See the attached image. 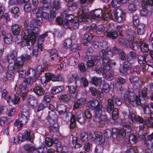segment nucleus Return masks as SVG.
Here are the masks:
<instances>
[{"instance_id":"ddd939ff","label":"nucleus","mask_w":153,"mask_h":153,"mask_svg":"<svg viewBox=\"0 0 153 153\" xmlns=\"http://www.w3.org/2000/svg\"><path fill=\"white\" fill-rule=\"evenodd\" d=\"M124 45L127 48H130L134 50H136L140 47V44L139 43L134 42L132 40L125 41Z\"/></svg>"},{"instance_id":"c756f323","label":"nucleus","mask_w":153,"mask_h":153,"mask_svg":"<svg viewBox=\"0 0 153 153\" xmlns=\"http://www.w3.org/2000/svg\"><path fill=\"white\" fill-rule=\"evenodd\" d=\"M49 130L51 132L56 133L59 130L58 124L56 122L53 124H51L49 126Z\"/></svg>"},{"instance_id":"052dcab7","label":"nucleus","mask_w":153,"mask_h":153,"mask_svg":"<svg viewBox=\"0 0 153 153\" xmlns=\"http://www.w3.org/2000/svg\"><path fill=\"white\" fill-rule=\"evenodd\" d=\"M121 2L119 0H112L111 4L112 7L116 8L120 7Z\"/></svg>"},{"instance_id":"6e6552de","label":"nucleus","mask_w":153,"mask_h":153,"mask_svg":"<svg viewBox=\"0 0 153 153\" xmlns=\"http://www.w3.org/2000/svg\"><path fill=\"white\" fill-rule=\"evenodd\" d=\"M87 10V19H101L102 16V10L100 9H96L92 10L90 13V14H88Z\"/></svg>"},{"instance_id":"dca6fc26","label":"nucleus","mask_w":153,"mask_h":153,"mask_svg":"<svg viewBox=\"0 0 153 153\" xmlns=\"http://www.w3.org/2000/svg\"><path fill=\"white\" fill-rule=\"evenodd\" d=\"M90 136L92 140L94 141L100 142L103 139L102 134L100 131L95 132L94 134H91Z\"/></svg>"},{"instance_id":"4c0bfd02","label":"nucleus","mask_w":153,"mask_h":153,"mask_svg":"<svg viewBox=\"0 0 153 153\" xmlns=\"http://www.w3.org/2000/svg\"><path fill=\"white\" fill-rule=\"evenodd\" d=\"M12 30L13 34L14 35L18 34L20 31V28L19 25L15 24L12 26Z\"/></svg>"},{"instance_id":"c03bdc74","label":"nucleus","mask_w":153,"mask_h":153,"mask_svg":"<svg viewBox=\"0 0 153 153\" xmlns=\"http://www.w3.org/2000/svg\"><path fill=\"white\" fill-rule=\"evenodd\" d=\"M98 100H93L90 101L88 103V106L91 109L93 110L95 105L98 104Z\"/></svg>"},{"instance_id":"423d86ee","label":"nucleus","mask_w":153,"mask_h":153,"mask_svg":"<svg viewBox=\"0 0 153 153\" xmlns=\"http://www.w3.org/2000/svg\"><path fill=\"white\" fill-rule=\"evenodd\" d=\"M1 93V97L2 99L6 100L8 103L12 102L14 104L18 103L19 100L20 98L19 97L18 94H15L14 95L13 100L11 99V96L9 95V92L8 90L4 89L2 90Z\"/></svg>"},{"instance_id":"f8f14e48","label":"nucleus","mask_w":153,"mask_h":153,"mask_svg":"<svg viewBox=\"0 0 153 153\" xmlns=\"http://www.w3.org/2000/svg\"><path fill=\"white\" fill-rule=\"evenodd\" d=\"M23 140H27L32 142L34 139V135L33 132L29 129H27L22 136Z\"/></svg>"},{"instance_id":"6ab92c4d","label":"nucleus","mask_w":153,"mask_h":153,"mask_svg":"<svg viewBox=\"0 0 153 153\" xmlns=\"http://www.w3.org/2000/svg\"><path fill=\"white\" fill-rule=\"evenodd\" d=\"M147 55V54L145 53L143 55H139L138 56V61L140 66L143 67L146 63V59Z\"/></svg>"},{"instance_id":"6e6d98bb","label":"nucleus","mask_w":153,"mask_h":153,"mask_svg":"<svg viewBox=\"0 0 153 153\" xmlns=\"http://www.w3.org/2000/svg\"><path fill=\"white\" fill-rule=\"evenodd\" d=\"M111 100H112L113 103L115 102V104L117 106H120L122 103L123 100L122 99L119 98H115L114 97H112Z\"/></svg>"},{"instance_id":"338daca9","label":"nucleus","mask_w":153,"mask_h":153,"mask_svg":"<svg viewBox=\"0 0 153 153\" xmlns=\"http://www.w3.org/2000/svg\"><path fill=\"white\" fill-rule=\"evenodd\" d=\"M112 132L109 129H107L105 131L104 134V136L105 138H110L112 136Z\"/></svg>"},{"instance_id":"393cba45","label":"nucleus","mask_w":153,"mask_h":153,"mask_svg":"<svg viewBox=\"0 0 153 153\" xmlns=\"http://www.w3.org/2000/svg\"><path fill=\"white\" fill-rule=\"evenodd\" d=\"M24 147L28 153H33L36 149V147L30 144H26Z\"/></svg>"},{"instance_id":"774afa93","label":"nucleus","mask_w":153,"mask_h":153,"mask_svg":"<svg viewBox=\"0 0 153 153\" xmlns=\"http://www.w3.org/2000/svg\"><path fill=\"white\" fill-rule=\"evenodd\" d=\"M78 20H70V22L71 23L74 29H76L79 26Z\"/></svg>"},{"instance_id":"39448f33","label":"nucleus","mask_w":153,"mask_h":153,"mask_svg":"<svg viewBox=\"0 0 153 153\" xmlns=\"http://www.w3.org/2000/svg\"><path fill=\"white\" fill-rule=\"evenodd\" d=\"M104 50H102L100 53L101 59H102V63L103 65V68H99L97 69L96 70L97 72L98 73L101 74L102 75L106 74L107 71L110 68L109 59H108V57L106 59L105 58L104 54Z\"/></svg>"},{"instance_id":"0eeeda50","label":"nucleus","mask_w":153,"mask_h":153,"mask_svg":"<svg viewBox=\"0 0 153 153\" xmlns=\"http://www.w3.org/2000/svg\"><path fill=\"white\" fill-rule=\"evenodd\" d=\"M98 104H96L95 105L93 110L95 111L94 117L95 118H100L101 117L100 122V123L105 124H107L108 123L107 117L105 116H101L102 113V105L101 103L97 101Z\"/></svg>"},{"instance_id":"f03ea898","label":"nucleus","mask_w":153,"mask_h":153,"mask_svg":"<svg viewBox=\"0 0 153 153\" xmlns=\"http://www.w3.org/2000/svg\"><path fill=\"white\" fill-rule=\"evenodd\" d=\"M17 54L16 52H13L8 56L7 60L9 64L7 71L6 76L3 77L4 81H6L7 79L11 80L14 75L13 71H19L22 67V62L19 58H16Z\"/></svg>"},{"instance_id":"0e129e2a","label":"nucleus","mask_w":153,"mask_h":153,"mask_svg":"<svg viewBox=\"0 0 153 153\" xmlns=\"http://www.w3.org/2000/svg\"><path fill=\"white\" fill-rule=\"evenodd\" d=\"M51 79L53 81H61L62 79V76L59 75H55L53 74H51Z\"/></svg>"},{"instance_id":"7ed1b4c3","label":"nucleus","mask_w":153,"mask_h":153,"mask_svg":"<svg viewBox=\"0 0 153 153\" xmlns=\"http://www.w3.org/2000/svg\"><path fill=\"white\" fill-rule=\"evenodd\" d=\"M147 88H143L142 91H139L138 96H136L134 98H129L127 94H124V100L126 103L127 105L131 104L134 107H136L141 104V101H143L147 96Z\"/></svg>"},{"instance_id":"c9c22d12","label":"nucleus","mask_w":153,"mask_h":153,"mask_svg":"<svg viewBox=\"0 0 153 153\" xmlns=\"http://www.w3.org/2000/svg\"><path fill=\"white\" fill-rule=\"evenodd\" d=\"M145 24L140 23L137 27V33L138 35H142L145 31Z\"/></svg>"},{"instance_id":"864d4df0","label":"nucleus","mask_w":153,"mask_h":153,"mask_svg":"<svg viewBox=\"0 0 153 153\" xmlns=\"http://www.w3.org/2000/svg\"><path fill=\"white\" fill-rule=\"evenodd\" d=\"M105 27L102 25H99L97 27L96 33L97 34H100L105 30Z\"/></svg>"},{"instance_id":"f704fd0d","label":"nucleus","mask_w":153,"mask_h":153,"mask_svg":"<svg viewBox=\"0 0 153 153\" xmlns=\"http://www.w3.org/2000/svg\"><path fill=\"white\" fill-rule=\"evenodd\" d=\"M68 87L69 94L72 97L76 98L77 95V92L75 87L73 86H68Z\"/></svg>"},{"instance_id":"69168bd1","label":"nucleus","mask_w":153,"mask_h":153,"mask_svg":"<svg viewBox=\"0 0 153 153\" xmlns=\"http://www.w3.org/2000/svg\"><path fill=\"white\" fill-rule=\"evenodd\" d=\"M57 141L55 140L54 141V140H52L49 137H47L45 140V145L48 146H51L53 143H57Z\"/></svg>"},{"instance_id":"412c9836","label":"nucleus","mask_w":153,"mask_h":153,"mask_svg":"<svg viewBox=\"0 0 153 153\" xmlns=\"http://www.w3.org/2000/svg\"><path fill=\"white\" fill-rule=\"evenodd\" d=\"M48 117L49 121L51 124L54 122H56L58 118L57 115L54 111L49 112Z\"/></svg>"},{"instance_id":"37998d69","label":"nucleus","mask_w":153,"mask_h":153,"mask_svg":"<svg viewBox=\"0 0 153 153\" xmlns=\"http://www.w3.org/2000/svg\"><path fill=\"white\" fill-rule=\"evenodd\" d=\"M79 19H85L86 17V10L85 7H83L82 10L79 13Z\"/></svg>"},{"instance_id":"09e8293b","label":"nucleus","mask_w":153,"mask_h":153,"mask_svg":"<svg viewBox=\"0 0 153 153\" xmlns=\"http://www.w3.org/2000/svg\"><path fill=\"white\" fill-rule=\"evenodd\" d=\"M111 87L109 84L105 82H104L102 88V91L105 93H107L111 90Z\"/></svg>"},{"instance_id":"7c9ffc66","label":"nucleus","mask_w":153,"mask_h":153,"mask_svg":"<svg viewBox=\"0 0 153 153\" xmlns=\"http://www.w3.org/2000/svg\"><path fill=\"white\" fill-rule=\"evenodd\" d=\"M27 101L32 106H36L37 105V100L32 95L30 96Z\"/></svg>"},{"instance_id":"bb28decb","label":"nucleus","mask_w":153,"mask_h":153,"mask_svg":"<svg viewBox=\"0 0 153 153\" xmlns=\"http://www.w3.org/2000/svg\"><path fill=\"white\" fill-rule=\"evenodd\" d=\"M103 82V81L101 79H98L95 76L92 78L91 81V82L93 85L99 87H100Z\"/></svg>"},{"instance_id":"b1692460","label":"nucleus","mask_w":153,"mask_h":153,"mask_svg":"<svg viewBox=\"0 0 153 153\" xmlns=\"http://www.w3.org/2000/svg\"><path fill=\"white\" fill-rule=\"evenodd\" d=\"M30 115H27L22 113H20L19 114V119L21 122L24 124H26L29 119Z\"/></svg>"},{"instance_id":"79ce46f5","label":"nucleus","mask_w":153,"mask_h":153,"mask_svg":"<svg viewBox=\"0 0 153 153\" xmlns=\"http://www.w3.org/2000/svg\"><path fill=\"white\" fill-rule=\"evenodd\" d=\"M61 16L62 18L63 19H67L70 17L71 19H74V16L71 14H68L67 12L66 11L64 10L63 12L61 13Z\"/></svg>"},{"instance_id":"5701e85b","label":"nucleus","mask_w":153,"mask_h":153,"mask_svg":"<svg viewBox=\"0 0 153 153\" xmlns=\"http://www.w3.org/2000/svg\"><path fill=\"white\" fill-rule=\"evenodd\" d=\"M147 139H144V144L146 145L148 149H149L151 146L152 140L153 139V132L151 134L149 135L147 137Z\"/></svg>"},{"instance_id":"e433bc0d","label":"nucleus","mask_w":153,"mask_h":153,"mask_svg":"<svg viewBox=\"0 0 153 153\" xmlns=\"http://www.w3.org/2000/svg\"><path fill=\"white\" fill-rule=\"evenodd\" d=\"M68 20H55L56 22L59 25H62L63 27L65 28H68L69 24Z\"/></svg>"},{"instance_id":"a18cd8bd","label":"nucleus","mask_w":153,"mask_h":153,"mask_svg":"<svg viewBox=\"0 0 153 153\" xmlns=\"http://www.w3.org/2000/svg\"><path fill=\"white\" fill-rule=\"evenodd\" d=\"M108 72V73L105 76V79L108 81L111 80L113 79L114 76L112 74L113 71L111 69L110 67L109 70L107 71V73Z\"/></svg>"},{"instance_id":"20e7f679","label":"nucleus","mask_w":153,"mask_h":153,"mask_svg":"<svg viewBox=\"0 0 153 153\" xmlns=\"http://www.w3.org/2000/svg\"><path fill=\"white\" fill-rule=\"evenodd\" d=\"M33 83V79L31 77L25 78L23 82L19 87V93L20 96L22 97L23 100L26 99L27 96V92L28 91V88L29 85H31Z\"/></svg>"},{"instance_id":"bf43d9fd","label":"nucleus","mask_w":153,"mask_h":153,"mask_svg":"<svg viewBox=\"0 0 153 153\" xmlns=\"http://www.w3.org/2000/svg\"><path fill=\"white\" fill-rule=\"evenodd\" d=\"M129 140L130 143L131 144H134L137 141V137L134 134H132L129 137Z\"/></svg>"},{"instance_id":"a19ab883","label":"nucleus","mask_w":153,"mask_h":153,"mask_svg":"<svg viewBox=\"0 0 153 153\" xmlns=\"http://www.w3.org/2000/svg\"><path fill=\"white\" fill-rule=\"evenodd\" d=\"M128 117L129 120V122L131 124L137 122V118L135 114L132 112H129Z\"/></svg>"},{"instance_id":"3c124183","label":"nucleus","mask_w":153,"mask_h":153,"mask_svg":"<svg viewBox=\"0 0 153 153\" xmlns=\"http://www.w3.org/2000/svg\"><path fill=\"white\" fill-rule=\"evenodd\" d=\"M16 58H20L21 60V61L22 62V67L20 69V71H17V72L19 73V76L20 77H24L25 76V74H26V72L23 69H22L23 67V62L22 59L20 58V57H17Z\"/></svg>"},{"instance_id":"f3484780","label":"nucleus","mask_w":153,"mask_h":153,"mask_svg":"<svg viewBox=\"0 0 153 153\" xmlns=\"http://www.w3.org/2000/svg\"><path fill=\"white\" fill-rule=\"evenodd\" d=\"M125 13L121 9H117L115 10L114 16L115 19H118L120 18L121 19H123L125 16Z\"/></svg>"},{"instance_id":"ea45409f","label":"nucleus","mask_w":153,"mask_h":153,"mask_svg":"<svg viewBox=\"0 0 153 153\" xmlns=\"http://www.w3.org/2000/svg\"><path fill=\"white\" fill-rule=\"evenodd\" d=\"M63 89V87L60 86L53 87L52 89L51 93L53 94H55L62 91Z\"/></svg>"},{"instance_id":"a211bd4d","label":"nucleus","mask_w":153,"mask_h":153,"mask_svg":"<svg viewBox=\"0 0 153 153\" xmlns=\"http://www.w3.org/2000/svg\"><path fill=\"white\" fill-rule=\"evenodd\" d=\"M51 74L47 73L45 74V75L41 77L40 80L42 84L44 86L46 85L47 82H50L51 79Z\"/></svg>"},{"instance_id":"2eb2a0df","label":"nucleus","mask_w":153,"mask_h":153,"mask_svg":"<svg viewBox=\"0 0 153 153\" xmlns=\"http://www.w3.org/2000/svg\"><path fill=\"white\" fill-rule=\"evenodd\" d=\"M126 38L129 39V41L135 39L138 35L136 33V32L134 31L131 29H128L126 31Z\"/></svg>"},{"instance_id":"aec40b11","label":"nucleus","mask_w":153,"mask_h":153,"mask_svg":"<svg viewBox=\"0 0 153 153\" xmlns=\"http://www.w3.org/2000/svg\"><path fill=\"white\" fill-rule=\"evenodd\" d=\"M142 70V68H141L139 65H135L132 66L131 65V68L130 69V74H137L139 75L140 74V73Z\"/></svg>"},{"instance_id":"f257e3e1","label":"nucleus","mask_w":153,"mask_h":153,"mask_svg":"<svg viewBox=\"0 0 153 153\" xmlns=\"http://www.w3.org/2000/svg\"><path fill=\"white\" fill-rule=\"evenodd\" d=\"M42 20H31L30 27L24 31L23 39L25 45L27 46H33L35 43L36 38L38 34V26L42 24Z\"/></svg>"},{"instance_id":"e2e57ef3","label":"nucleus","mask_w":153,"mask_h":153,"mask_svg":"<svg viewBox=\"0 0 153 153\" xmlns=\"http://www.w3.org/2000/svg\"><path fill=\"white\" fill-rule=\"evenodd\" d=\"M22 111L21 113L27 115H30L29 106L27 105H24L22 106Z\"/></svg>"},{"instance_id":"58836bf2","label":"nucleus","mask_w":153,"mask_h":153,"mask_svg":"<svg viewBox=\"0 0 153 153\" xmlns=\"http://www.w3.org/2000/svg\"><path fill=\"white\" fill-rule=\"evenodd\" d=\"M22 140H23V138L22 137L17 136L16 137H12L10 140V142L13 143L17 144L21 143Z\"/></svg>"},{"instance_id":"de8ad7c7","label":"nucleus","mask_w":153,"mask_h":153,"mask_svg":"<svg viewBox=\"0 0 153 153\" xmlns=\"http://www.w3.org/2000/svg\"><path fill=\"white\" fill-rule=\"evenodd\" d=\"M144 4L142 5V10L140 11V15L142 16H146L148 15L147 8L146 7V5H145Z\"/></svg>"},{"instance_id":"5fc2aeb1","label":"nucleus","mask_w":153,"mask_h":153,"mask_svg":"<svg viewBox=\"0 0 153 153\" xmlns=\"http://www.w3.org/2000/svg\"><path fill=\"white\" fill-rule=\"evenodd\" d=\"M112 119L115 120L118 117V110L117 108H114L112 111Z\"/></svg>"},{"instance_id":"1a4fd4ad","label":"nucleus","mask_w":153,"mask_h":153,"mask_svg":"<svg viewBox=\"0 0 153 153\" xmlns=\"http://www.w3.org/2000/svg\"><path fill=\"white\" fill-rule=\"evenodd\" d=\"M102 50H104V53L105 55V58L106 59V58H107L108 57V56H112V53L111 51H110L109 48H108L107 49V52H105V51L104 49H102L99 52V55H96L95 56H93L91 57V60H92L94 63L95 65H97L98 62L99 60H100V58H101V56L100 54V53L101 52Z\"/></svg>"},{"instance_id":"13d9d810","label":"nucleus","mask_w":153,"mask_h":153,"mask_svg":"<svg viewBox=\"0 0 153 153\" xmlns=\"http://www.w3.org/2000/svg\"><path fill=\"white\" fill-rule=\"evenodd\" d=\"M72 44V40L70 39H67L65 41L64 47L65 48H69L71 47Z\"/></svg>"},{"instance_id":"cd10ccee","label":"nucleus","mask_w":153,"mask_h":153,"mask_svg":"<svg viewBox=\"0 0 153 153\" xmlns=\"http://www.w3.org/2000/svg\"><path fill=\"white\" fill-rule=\"evenodd\" d=\"M33 91L39 96H42L45 93L44 89L41 87L38 86H35L33 89Z\"/></svg>"},{"instance_id":"4be33fe9","label":"nucleus","mask_w":153,"mask_h":153,"mask_svg":"<svg viewBox=\"0 0 153 153\" xmlns=\"http://www.w3.org/2000/svg\"><path fill=\"white\" fill-rule=\"evenodd\" d=\"M67 106L63 104L58 105L57 106V110L60 115L64 114L67 112Z\"/></svg>"},{"instance_id":"4468645a","label":"nucleus","mask_w":153,"mask_h":153,"mask_svg":"<svg viewBox=\"0 0 153 153\" xmlns=\"http://www.w3.org/2000/svg\"><path fill=\"white\" fill-rule=\"evenodd\" d=\"M107 36L113 39H116L118 35L116 30L109 27L106 31Z\"/></svg>"},{"instance_id":"603ef678","label":"nucleus","mask_w":153,"mask_h":153,"mask_svg":"<svg viewBox=\"0 0 153 153\" xmlns=\"http://www.w3.org/2000/svg\"><path fill=\"white\" fill-rule=\"evenodd\" d=\"M70 98L71 96L70 95L68 94H65L61 95L59 100L61 102H63L68 101Z\"/></svg>"},{"instance_id":"9d476101","label":"nucleus","mask_w":153,"mask_h":153,"mask_svg":"<svg viewBox=\"0 0 153 153\" xmlns=\"http://www.w3.org/2000/svg\"><path fill=\"white\" fill-rule=\"evenodd\" d=\"M126 83V80L123 77H119L117 80V82L114 85L117 90H120L121 93L124 94L125 89L123 87V85Z\"/></svg>"},{"instance_id":"680f3d73","label":"nucleus","mask_w":153,"mask_h":153,"mask_svg":"<svg viewBox=\"0 0 153 153\" xmlns=\"http://www.w3.org/2000/svg\"><path fill=\"white\" fill-rule=\"evenodd\" d=\"M4 39V42L6 44H9L12 42V36L10 33H7Z\"/></svg>"},{"instance_id":"8fccbe9b","label":"nucleus","mask_w":153,"mask_h":153,"mask_svg":"<svg viewBox=\"0 0 153 153\" xmlns=\"http://www.w3.org/2000/svg\"><path fill=\"white\" fill-rule=\"evenodd\" d=\"M71 114V123L70 126L71 128H73L75 127L76 125V120L75 117L74 115Z\"/></svg>"},{"instance_id":"49530a36","label":"nucleus","mask_w":153,"mask_h":153,"mask_svg":"<svg viewBox=\"0 0 153 153\" xmlns=\"http://www.w3.org/2000/svg\"><path fill=\"white\" fill-rule=\"evenodd\" d=\"M60 7V2L59 0H54L53 1V9L58 10Z\"/></svg>"},{"instance_id":"2f4dec72","label":"nucleus","mask_w":153,"mask_h":153,"mask_svg":"<svg viewBox=\"0 0 153 153\" xmlns=\"http://www.w3.org/2000/svg\"><path fill=\"white\" fill-rule=\"evenodd\" d=\"M108 104L107 105L106 110L108 112L110 113L114 109V103L111 99H109L108 100Z\"/></svg>"},{"instance_id":"c85d7f7f","label":"nucleus","mask_w":153,"mask_h":153,"mask_svg":"<svg viewBox=\"0 0 153 153\" xmlns=\"http://www.w3.org/2000/svg\"><path fill=\"white\" fill-rule=\"evenodd\" d=\"M76 137H74L72 138V141L71 146L72 148H78L81 146L79 143Z\"/></svg>"},{"instance_id":"4d7b16f0","label":"nucleus","mask_w":153,"mask_h":153,"mask_svg":"<svg viewBox=\"0 0 153 153\" xmlns=\"http://www.w3.org/2000/svg\"><path fill=\"white\" fill-rule=\"evenodd\" d=\"M127 133L124 129L121 128L118 131L117 135L120 137L124 138Z\"/></svg>"},{"instance_id":"72a5a7b5","label":"nucleus","mask_w":153,"mask_h":153,"mask_svg":"<svg viewBox=\"0 0 153 153\" xmlns=\"http://www.w3.org/2000/svg\"><path fill=\"white\" fill-rule=\"evenodd\" d=\"M10 122V119L6 117H1L0 118V125L4 126L8 124Z\"/></svg>"},{"instance_id":"a878e982","label":"nucleus","mask_w":153,"mask_h":153,"mask_svg":"<svg viewBox=\"0 0 153 153\" xmlns=\"http://www.w3.org/2000/svg\"><path fill=\"white\" fill-rule=\"evenodd\" d=\"M48 35V32H45L43 34L41 35L39 37L38 40V44L39 45V47L41 48V50L42 51V44L45 37H47Z\"/></svg>"},{"instance_id":"473e14b6","label":"nucleus","mask_w":153,"mask_h":153,"mask_svg":"<svg viewBox=\"0 0 153 153\" xmlns=\"http://www.w3.org/2000/svg\"><path fill=\"white\" fill-rule=\"evenodd\" d=\"M140 47L141 51L143 52L146 53L149 50V45L142 42H140Z\"/></svg>"},{"instance_id":"9b49d317","label":"nucleus","mask_w":153,"mask_h":153,"mask_svg":"<svg viewBox=\"0 0 153 153\" xmlns=\"http://www.w3.org/2000/svg\"><path fill=\"white\" fill-rule=\"evenodd\" d=\"M131 65H129L124 62L120 65L119 68V71L120 74L123 75H126L130 74L128 72L130 71Z\"/></svg>"}]
</instances>
